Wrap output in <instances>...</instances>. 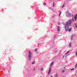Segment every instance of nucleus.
I'll list each match as a JSON object with an SVG mask.
<instances>
[{
    "mask_svg": "<svg viewBox=\"0 0 77 77\" xmlns=\"http://www.w3.org/2000/svg\"><path fill=\"white\" fill-rule=\"evenodd\" d=\"M71 20H69L65 24L64 26L66 31H68V30L69 32L71 31V29H72V28H71L69 29V26H71Z\"/></svg>",
    "mask_w": 77,
    "mask_h": 77,
    "instance_id": "nucleus-1",
    "label": "nucleus"
},
{
    "mask_svg": "<svg viewBox=\"0 0 77 77\" xmlns=\"http://www.w3.org/2000/svg\"><path fill=\"white\" fill-rule=\"evenodd\" d=\"M32 54L31 53V52H30V51L29 50L28 55V57L29 60H30L31 59V57H32Z\"/></svg>",
    "mask_w": 77,
    "mask_h": 77,
    "instance_id": "nucleus-2",
    "label": "nucleus"
},
{
    "mask_svg": "<svg viewBox=\"0 0 77 77\" xmlns=\"http://www.w3.org/2000/svg\"><path fill=\"white\" fill-rule=\"evenodd\" d=\"M67 16L68 17H71V14L68 11H67Z\"/></svg>",
    "mask_w": 77,
    "mask_h": 77,
    "instance_id": "nucleus-3",
    "label": "nucleus"
},
{
    "mask_svg": "<svg viewBox=\"0 0 77 77\" xmlns=\"http://www.w3.org/2000/svg\"><path fill=\"white\" fill-rule=\"evenodd\" d=\"M60 28L61 27H60L59 26H58L57 27V30L58 32H59V31L60 30Z\"/></svg>",
    "mask_w": 77,
    "mask_h": 77,
    "instance_id": "nucleus-4",
    "label": "nucleus"
},
{
    "mask_svg": "<svg viewBox=\"0 0 77 77\" xmlns=\"http://www.w3.org/2000/svg\"><path fill=\"white\" fill-rule=\"evenodd\" d=\"M75 17H74L75 20L76 21L77 20V14L75 15Z\"/></svg>",
    "mask_w": 77,
    "mask_h": 77,
    "instance_id": "nucleus-5",
    "label": "nucleus"
},
{
    "mask_svg": "<svg viewBox=\"0 0 77 77\" xmlns=\"http://www.w3.org/2000/svg\"><path fill=\"white\" fill-rule=\"evenodd\" d=\"M50 72H51V67H50L48 72V74H50Z\"/></svg>",
    "mask_w": 77,
    "mask_h": 77,
    "instance_id": "nucleus-6",
    "label": "nucleus"
},
{
    "mask_svg": "<svg viewBox=\"0 0 77 77\" xmlns=\"http://www.w3.org/2000/svg\"><path fill=\"white\" fill-rule=\"evenodd\" d=\"M55 77H58V74H57V73H56Z\"/></svg>",
    "mask_w": 77,
    "mask_h": 77,
    "instance_id": "nucleus-7",
    "label": "nucleus"
},
{
    "mask_svg": "<svg viewBox=\"0 0 77 77\" xmlns=\"http://www.w3.org/2000/svg\"><path fill=\"white\" fill-rule=\"evenodd\" d=\"M54 63V62H53L50 65V66H53V64Z\"/></svg>",
    "mask_w": 77,
    "mask_h": 77,
    "instance_id": "nucleus-8",
    "label": "nucleus"
},
{
    "mask_svg": "<svg viewBox=\"0 0 77 77\" xmlns=\"http://www.w3.org/2000/svg\"><path fill=\"white\" fill-rule=\"evenodd\" d=\"M71 43H70L69 45V47H71Z\"/></svg>",
    "mask_w": 77,
    "mask_h": 77,
    "instance_id": "nucleus-9",
    "label": "nucleus"
},
{
    "mask_svg": "<svg viewBox=\"0 0 77 77\" xmlns=\"http://www.w3.org/2000/svg\"><path fill=\"white\" fill-rule=\"evenodd\" d=\"M41 70L42 71H44V69L43 68H41Z\"/></svg>",
    "mask_w": 77,
    "mask_h": 77,
    "instance_id": "nucleus-10",
    "label": "nucleus"
},
{
    "mask_svg": "<svg viewBox=\"0 0 77 77\" xmlns=\"http://www.w3.org/2000/svg\"><path fill=\"white\" fill-rule=\"evenodd\" d=\"M75 27H76V29H77V25H76V24H75Z\"/></svg>",
    "mask_w": 77,
    "mask_h": 77,
    "instance_id": "nucleus-11",
    "label": "nucleus"
},
{
    "mask_svg": "<svg viewBox=\"0 0 77 77\" xmlns=\"http://www.w3.org/2000/svg\"><path fill=\"white\" fill-rule=\"evenodd\" d=\"M35 63V61H33L32 63V64L33 65Z\"/></svg>",
    "mask_w": 77,
    "mask_h": 77,
    "instance_id": "nucleus-12",
    "label": "nucleus"
},
{
    "mask_svg": "<svg viewBox=\"0 0 77 77\" xmlns=\"http://www.w3.org/2000/svg\"><path fill=\"white\" fill-rule=\"evenodd\" d=\"M72 20L73 21H74V20H73V17H74V15H72Z\"/></svg>",
    "mask_w": 77,
    "mask_h": 77,
    "instance_id": "nucleus-13",
    "label": "nucleus"
},
{
    "mask_svg": "<svg viewBox=\"0 0 77 77\" xmlns=\"http://www.w3.org/2000/svg\"><path fill=\"white\" fill-rule=\"evenodd\" d=\"M74 36V34H72L71 35V37H73Z\"/></svg>",
    "mask_w": 77,
    "mask_h": 77,
    "instance_id": "nucleus-14",
    "label": "nucleus"
},
{
    "mask_svg": "<svg viewBox=\"0 0 77 77\" xmlns=\"http://www.w3.org/2000/svg\"><path fill=\"white\" fill-rule=\"evenodd\" d=\"M69 51H68L67 52V53L65 54H68V53H69Z\"/></svg>",
    "mask_w": 77,
    "mask_h": 77,
    "instance_id": "nucleus-15",
    "label": "nucleus"
},
{
    "mask_svg": "<svg viewBox=\"0 0 77 77\" xmlns=\"http://www.w3.org/2000/svg\"><path fill=\"white\" fill-rule=\"evenodd\" d=\"M53 7H54V2L53 3Z\"/></svg>",
    "mask_w": 77,
    "mask_h": 77,
    "instance_id": "nucleus-16",
    "label": "nucleus"
},
{
    "mask_svg": "<svg viewBox=\"0 0 77 77\" xmlns=\"http://www.w3.org/2000/svg\"><path fill=\"white\" fill-rule=\"evenodd\" d=\"M75 68H77V63H75Z\"/></svg>",
    "mask_w": 77,
    "mask_h": 77,
    "instance_id": "nucleus-17",
    "label": "nucleus"
},
{
    "mask_svg": "<svg viewBox=\"0 0 77 77\" xmlns=\"http://www.w3.org/2000/svg\"><path fill=\"white\" fill-rule=\"evenodd\" d=\"M64 4L62 6V8H64Z\"/></svg>",
    "mask_w": 77,
    "mask_h": 77,
    "instance_id": "nucleus-18",
    "label": "nucleus"
},
{
    "mask_svg": "<svg viewBox=\"0 0 77 77\" xmlns=\"http://www.w3.org/2000/svg\"><path fill=\"white\" fill-rule=\"evenodd\" d=\"M60 14H61V12H60V14H59V17H60Z\"/></svg>",
    "mask_w": 77,
    "mask_h": 77,
    "instance_id": "nucleus-19",
    "label": "nucleus"
},
{
    "mask_svg": "<svg viewBox=\"0 0 77 77\" xmlns=\"http://www.w3.org/2000/svg\"><path fill=\"white\" fill-rule=\"evenodd\" d=\"M74 69V68L72 69H71V71H72V70H73V69Z\"/></svg>",
    "mask_w": 77,
    "mask_h": 77,
    "instance_id": "nucleus-20",
    "label": "nucleus"
},
{
    "mask_svg": "<svg viewBox=\"0 0 77 77\" xmlns=\"http://www.w3.org/2000/svg\"><path fill=\"white\" fill-rule=\"evenodd\" d=\"M64 71H65V70H62V72H64Z\"/></svg>",
    "mask_w": 77,
    "mask_h": 77,
    "instance_id": "nucleus-21",
    "label": "nucleus"
},
{
    "mask_svg": "<svg viewBox=\"0 0 77 77\" xmlns=\"http://www.w3.org/2000/svg\"><path fill=\"white\" fill-rule=\"evenodd\" d=\"M37 51V49H36L35 50V51Z\"/></svg>",
    "mask_w": 77,
    "mask_h": 77,
    "instance_id": "nucleus-22",
    "label": "nucleus"
},
{
    "mask_svg": "<svg viewBox=\"0 0 77 77\" xmlns=\"http://www.w3.org/2000/svg\"><path fill=\"white\" fill-rule=\"evenodd\" d=\"M73 39V38H72V37H71V39L72 40Z\"/></svg>",
    "mask_w": 77,
    "mask_h": 77,
    "instance_id": "nucleus-23",
    "label": "nucleus"
},
{
    "mask_svg": "<svg viewBox=\"0 0 77 77\" xmlns=\"http://www.w3.org/2000/svg\"><path fill=\"white\" fill-rule=\"evenodd\" d=\"M44 5H46V4L45 3H44L43 4Z\"/></svg>",
    "mask_w": 77,
    "mask_h": 77,
    "instance_id": "nucleus-24",
    "label": "nucleus"
},
{
    "mask_svg": "<svg viewBox=\"0 0 77 77\" xmlns=\"http://www.w3.org/2000/svg\"><path fill=\"white\" fill-rule=\"evenodd\" d=\"M49 9H51V8L50 7H49Z\"/></svg>",
    "mask_w": 77,
    "mask_h": 77,
    "instance_id": "nucleus-25",
    "label": "nucleus"
},
{
    "mask_svg": "<svg viewBox=\"0 0 77 77\" xmlns=\"http://www.w3.org/2000/svg\"><path fill=\"white\" fill-rule=\"evenodd\" d=\"M64 57V56H63V58Z\"/></svg>",
    "mask_w": 77,
    "mask_h": 77,
    "instance_id": "nucleus-26",
    "label": "nucleus"
},
{
    "mask_svg": "<svg viewBox=\"0 0 77 77\" xmlns=\"http://www.w3.org/2000/svg\"><path fill=\"white\" fill-rule=\"evenodd\" d=\"M51 10H53V9H51Z\"/></svg>",
    "mask_w": 77,
    "mask_h": 77,
    "instance_id": "nucleus-27",
    "label": "nucleus"
},
{
    "mask_svg": "<svg viewBox=\"0 0 77 77\" xmlns=\"http://www.w3.org/2000/svg\"><path fill=\"white\" fill-rule=\"evenodd\" d=\"M35 68H34V70H35Z\"/></svg>",
    "mask_w": 77,
    "mask_h": 77,
    "instance_id": "nucleus-28",
    "label": "nucleus"
},
{
    "mask_svg": "<svg viewBox=\"0 0 77 77\" xmlns=\"http://www.w3.org/2000/svg\"><path fill=\"white\" fill-rule=\"evenodd\" d=\"M51 77H53V76H52L51 75Z\"/></svg>",
    "mask_w": 77,
    "mask_h": 77,
    "instance_id": "nucleus-29",
    "label": "nucleus"
},
{
    "mask_svg": "<svg viewBox=\"0 0 77 77\" xmlns=\"http://www.w3.org/2000/svg\"><path fill=\"white\" fill-rule=\"evenodd\" d=\"M38 44H39V43H38Z\"/></svg>",
    "mask_w": 77,
    "mask_h": 77,
    "instance_id": "nucleus-30",
    "label": "nucleus"
},
{
    "mask_svg": "<svg viewBox=\"0 0 77 77\" xmlns=\"http://www.w3.org/2000/svg\"><path fill=\"white\" fill-rule=\"evenodd\" d=\"M69 1H70V0H69Z\"/></svg>",
    "mask_w": 77,
    "mask_h": 77,
    "instance_id": "nucleus-31",
    "label": "nucleus"
}]
</instances>
